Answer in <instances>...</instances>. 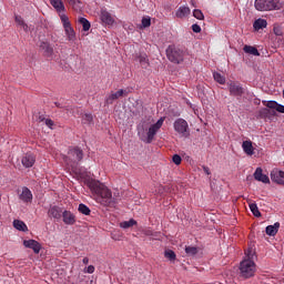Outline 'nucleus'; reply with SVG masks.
Here are the masks:
<instances>
[{
	"mask_svg": "<svg viewBox=\"0 0 284 284\" xmlns=\"http://www.w3.org/2000/svg\"><path fill=\"white\" fill-rule=\"evenodd\" d=\"M85 272L87 274H94V265H89Z\"/></svg>",
	"mask_w": 284,
	"mask_h": 284,
	"instance_id": "49530a36",
	"label": "nucleus"
},
{
	"mask_svg": "<svg viewBox=\"0 0 284 284\" xmlns=\"http://www.w3.org/2000/svg\"><path fill=\"white\" fill-rule=\"evenodd\" d=\"M165 119L161 118L156 121V123L149 125L148 123L143 122L142 124L138 125V136L143 143H152L154 141V136L159 133V130L163 128Z\"/></svg>",
	"mask_w": 284,
	"mask_h": 284,
	"instance_id": "f03ea898",
	"label": "nucleus"
},
{
	"mask_svg": "<svg viewBox=\"0 0 284 284\" xmlns=\"http://www.w3.org/2000/svg\"><path fill=\"white\" fill-rule=\"evenodd\" d=\"M248 207L252 214L255 215L257 219L261 216V211H258V206L256 205V203H251Z\"/></svg>",
	"mask_w": 284,
	"mask_h": 284,
	"instance_id": "72a5a7b5",
	"label": "nucleus"
},
{
	"mask_svg": "<svg viewBox=\"0 0 284 284\" xmlns=\"http://www.w3.org/2000/svg\"><path fill=\"white\" fill-rule=\"evenodd\" d=\"M24 247L32 250L34 254H39L41 252V244L37 240H24Z\"/></svg>",
	"mask_w": 284,
	"mask_h": 284,
	"instance_id": "9b49d317",
	"label": "nucleus"
},
{
	"mask_svg": "<svg viewBox=\"0 0 284 284\" xmlns=\"http://www.w3.org/2000/svg\"><path fill=\"white\" fill-rule=\"evenodd\" d=\"M48 214L49 216H51V219H57L59 221V219L63 216V211L61 210V207L54 205L49 209Z\"/></svg>",
	"mask_w": 284,
	"mask_h": 284,
	"instance_id": "6ab92c4d",
	"label": "nucleus"
},
{
	"mask_svg": "<svg viewBox=\"0 0 284 284\" xmlns=\"http://www.w3.org/2000/svg\"><path fill=\"white\" fill-rule=\"evenodd\" d=\"M245 255H246V258H244V261H252V260L254 258V250L248 248V250L245 252Z\"/></svg>",
	"mask_w": 284,
	"mask_h": 284,
	"instance_id": "ea45409f",
	"label": "nucleus"
},
{
	"mask_svg": "<svg viewBox=\"0 0 284 284\" xmlns=\"http://www.w3.org/2000/svg\"><path fill=\"white\" fill-rule=\"evenodd\" d=\"M166 57L171 63L180 64L183 63L185 59V51L176 45H169L166 48Z\"/></svg>",
	"mask_w": 284,
	"mask_h": 284,
	"instance_id": "39448f33",
	"label": "nucleus"
},
{
	"mask_svg": "<svg viewBox=\"0 0 284 284\" xmlns=\"http://www.w3.org/2000/svg\"><path fill=\"white\" fill-rule=\"evenodd\" d=\"M36 161H37V158H34L33 154L27 153L22 158L21 163H22L23 168H32V165H34Z\"/></svg>",
	"mask_w": 284,
	"mask_h": 284,
	"instance_id": "2eb2a0df",
	"label": "nucleus"
},
{
	"mask_svg": "<svg viewBox=\"0 0 284 284\" xmlns=\"http://www.w3.org/2000/svg\"><path fill=\"white\" fill-rule=\"evenodd\" d=\"M145 235H146V236H154V234H152V231H146V232H145Z\"/></svg>",
	"mask_w": 284,
	"mask_h": 284,
	"instance_id": "3c124183",
	"label": "nucleus"
},
{
	"mask_svg": "<svg viewBox=\"0 0 284 284\" xmlns=\"http://www.w3.org/2000/svg\"><path fill=\"white\" fill-rule=\"evenodd\" d=\"M276 112H280V114H284V105L283 104H278L277 103V106L275 108Z\"/></svg>",
	"mask_w": 284,
	"mask_h": 284,
	"instance_id": "a18cd8bd",
	"label": "nucleus"
},
{
	"mask_svg": "<svg viewBox=\"0 0 284 284\" xmlns=\"http://www.w3.org/2000/svg\"><path fill=\"white\" fill-rule=\"evenodd\" d=\"M185 254L189 256H196V254H199V248L196 246H185Z\"/></svg>",
	"mask_w": 284,
	"mask_h": 284,
	"instance_id": "2f4dec72",
	"label": "nucleus"
},
{
	"mask_svg": "<svg viewBox=\"0 0 284 284\" xmlns=\"http://www.w3.org/2000/svg\"><path fill=\"white\" fill-rule=\"evenodd\" d=\"M40 121H43V118L40 116Z\"/></svg>",
	"mask_w": 284,
	"mask_h": 284,
	"instance_id": "5fc2aeb1",
	"label": "nucleus"
},
{
	"mask_svg": "<svg viewBox=\"0 0 284 284\" xmlns=\"http://www.w3.org/2000/svg\"><path fill=\"white\" fill-rule=\"evenodd\" d=\"M89 189L97 195V202L103 205L104 207H116L119 201L116 195H112V191L105 186V184L91 180L88 182Z\"/></svg>",
	"mask_w": 284,
	"mask_h": 284,
	"instance_id": "f257e3e1",
	"label": "nucleus"
},
{
	"mask_svg": "<svg viewBox=\"0 0 284 284\" xmlns=\"http://www.w3.org/2000/svg\"><path fill=\"white\" fill-rule=\"evenodd\" d=\"M243 152L247 154V156L254 155V145L251 140H246L242 143Z\"/></svg>",
	"mask_w": 284,
	"mask_h": 284,
	"instance_id": "aec40b11",
	"label": "nucleus"
},
{
	"mask_svg": "<svg viewBox=\"0 0 284 284\" xmlns=\"http://www.w3.org/2000/svg\"><path fill=\"white\" fill-rule=\"evenodd\" d=\"M82 263H83L84 265H88V263H90V258L84 257V258L82 260Z\"/></svg>",
	"mask_w": 284,
	"mask_h": 284,
	"instance_id": "8fccbe9b",
	"label": "nucleus"
},
{
	"mask_svg": "<svg viewBox=\"0 0 284 284\" xmlns=\"http://www.w3.org/2000/svg\"><path fill=\"white\" fill-rule=\"evenodd\" d=\"M13 227L19 230V232H28V225H26V223L21 220H14Z\"/></svg>",
	"mask_w": 284,
	"mask_h": 284,
	"instance_id": "a878e982",
	"label": "nucleus"
},
{
	"mask_svg": "<svg viewBox=\"0 0 284 284\" xmlns=\"http://www.w3.org/2000/svg\"><path fill=\"white\" fill-rule=\"evenodd\" d=\"M14 21L18 26H20V28H22L24 30V32H28V30H29L28 23H26V21L23 20V18L21 16H16Z\"/></svg>",
	"mask_w": 284,
	"mask_h": 284,
	"instance_id": "c85d7f7f",
	"label": "nucleus"
},
{
	"mask_svg": "<svg viewBox=\"0 0 284 284\" xmlns=\"http://www.w3.org/2000/svg\"><path fill=\"white\" fill-rule=\"evenodd\" d=\"M255 181H260V183H270V178L266 174H263V169L257 168L254 172Z\"/></svg>",
	"mask_w": 284,
	"mask_h": 284,
	"instance_id": "f3484780",
	"label": "nucleus"
},
{
	"mask_svg": "<svg viewBox=\"0 0 284 284\" xmlns=\"http://www.w3.org/2000/svg\"><path fill=\"white\" fill-rule=\"evenodd\" d=\"M203 172H205L207 174V176H210V174H212V172L210 171V168H207V166H203Z\"/></svg>",
	"mask_w": 284,
	"mask_h": 284,
	"instance_id": "09e8293b",
	"label": "nucleus"
},
{
	"mask_svg": "<svg viewBox=\"0 0 284 284\" xmlns=\"http://www.w3.org/2000/svg\"><path fill=\"white\" fill-rule=\"evenodd\" d=\"M78 23H80V26H82V30L84 32H88L90 30V28H92V24L85 18H79Z\"/></svg>",
	"mask_w": 284,
	"mask_h": 284,
	"instance_id": "cd10ccee",
	"label": "nucleus"
},
{
	"mask_svg": "<svg viewBox=\"0 0 284 284\" xmlns=\"http://www.w3.org/2000/svg\"><path fill=\"white\" fill-rule=\"evenodd\" d=\"M172 161H173V163H174L175 165H181V162H182L183 160L181 159V155L174 154L173 158H172Z\"/></svg>",
	"mask_w": 284,
	"mask_h": 284,
	"instance_id": "79ce46f5",
	"label": "nucleus"
},
{
	"mask_svg": "<svg viewBox=\"0 0 284 284\" xmlns=\"http://www.w3.org/2000/svg\"><path fill=\"white\" fill-rule=\"evenodd\" d=\"M135 61H139L140 65L144 70H148V68H150V59H148V54H145V53L136 54L135 55Z\"/></svg>",
	"mask_w": 284,
	"mask_h": 284,
	"instance_id": "4468645a",
	"label": "nucleus"
},
{
	"mask_svg": "<svg viewBox=\"0 0 284 284\" xmlns=\"http://www.w3.org/2000/svg\"><path fill=\"white\" fill-rule=\"evenodd\" d=\"M193 17L195 19H199V21H203V19H205V16L203 14V11H201L200 9H194L193 10Z\"/></svg>",
	"mask_w": 284,
	"mask_h": 284,
	"instance_id": "c9c22d12",
	"label": "nucleus"
},
{
	"mask_svg": "<svg viewBox=\"0 0 284 284\" xmlns=\"http://www.w3.org/2000/svg\"><path fill=\"white\" fill-rule=\"evenodd\" d=\"M213 78L216 83H220V85H225V77H223L221 73L214 72Z\"/></svg>",
	"mask_w": 284,
	"mask_h": 284,
	"instance_id": "473e14b6",
	"label": "nucleus"
},
{
	"mask_svg": "<svg viewBox=\"0 0 284 284\" xmlns=\"http://www.w3.org/2000/svg\"><path fill=\"white\" fill-rule=\"evenodd\" d=\"M255 10L258 12H267L270 10H281L282 4L280 0H255Z\"/></svg>",
	"mask_w": 284,
	"mask_h": 284,
	"instance_id": "20e7f679",
	"label": "nucleus"
},
{
	"mask_svg": "<svg viewBox=\"0 0 284 284\" xmlns=\"http://www.w3.org/2000/svg\"><path fill=\"white\" fill-rule=\"evenodd\" d=\"M191 29H192V31L195 32L196 34H199V32H201V26H199L197 23L192 24Z\"/></svg>",
	"mask_w": 284,
	"mask_h": 284,
	"instance_id": "37998d69",
	"label": "nucleus"
},
{
	"mask_svg": "<svg viewBox=\"0 0 284 284\" xmlns=\"http://www.w3.org/2000/svg\"><path fill=\"white\" fill-rule=\"evenodd\" d=\"M256 274V263L254 260H243L240 263V276L242 278H252Z\"/></svg>",
	"mask_w": 284,
	"mask_h": 284,
	"instance_id": "423d86ee",
	"label": "nucleus"
},
{
	"mask_svg": "<svg viewBox=\"0 0 284 284\" xmlns=\"http://www.w3.org/2000/svg\"><path fill=\"white\" fill-rule=\"evenodd\" d=\"M191 10L190 7H180L175 13L178 19H185L190 14Z\"/></svg>",
	"mask_w": 284,
	"mask_h": 284,
	"instance_id": "b1692460",
	"label": "nucleus"
},
{
	"mask_svg": "<svg viewBox=\"0 0 284 284\" xmlns=\"http://www.w3.org/2000/svg\"><path fill=\"white\" fill-rule=\"evenodd\" d=\"M52 8L58 12H65V4H63V0H49Z\"/></svg>",
	"mask_w": 284,
	"mask_h": 284,
	"instance_id": "4be33fe9",
	"label": "nucleus"
},
{
	"mask_svg": "<svg viewBox=\"0 0 284 284\" xmlns=\"http://www.w3.org/2000/svg\"><path fill=\"white\" fill-rule=\"evenodd\" d=\"M60 20L64 30V34L67 37V41H77V31H74V28H72L70 18H68V16L65 14H60Z\"/></svg>",
	"mask_w": 284,
	"mask_h": 284,
	"instance_id": "0eeeda50",
	"label": "nucleus"
},
{
	"mask_svg": "<svg viewBox=\"0 0 284 284\" xmlns=\"http://www.w3.org/2000/svg\"><path fill=\"white\" fill-rule=\"evenodd\" d=\"M62 221L64 225H74V223H77V216L70 211H63Z\"/></svg>",
	"mask_w": 284,
	"mask_h": 284,
	"instance_id": "ddd939ff",
	"label": "nucleus"
},
{
	"mask_svg": "<svg viewBox=\"0 0 284 284\" xmlns=\"http://www.w3.org/2000/svg\"><path fill=\"white\" fill-rule=\"evenodd\" d=\"M191 4L193 6V8H196V3L194 2V0H191Z\"/></svg>",
	"mask_w": 284,
	"mask_h": 284,
	"instance_id": "603ef678",
	"label": "nucleus"
},
{
	"mask_svg": "<svg viewBox=\"0 0 284 284\" xmlns=\"http://www.w3.org/2000/svg\"><path fill=\"white\" fill-rule=\"evenodd\" d=\"M55 106H57V108H61V103L55 102Z\"/></svg>",
	"mask_w": 284,
	"mask_h": 284,
	"instance_id": "864d4df0",
	"label": "nucleus"
},
{
	"mask_svg": "<svg viewBox=\"0 0 284 284\" xmlns=\"http://www.w3.org/2000/svg\"><path fill=\"white\" fill-rule=\"evenodd\" d=\"M261 116H267L270 114V109L264 108L260 111Z\"/></svg>",
	"mask_w": 284,
	"mask_h": 284,
	"instance_id": "c03bdc74",
	"label": "nucleus"
},
{
	"mask_svg": "<svg viewBox=\"0 0 284 284\" xmlns=\"http://www.w3.org/2000/svg\"><path fill=\"white\" fill-rule=\"evenodd\" d=\"M78 212H80V214H84V216H90L92 211L90 210V207H88V205L81 203L78 206Z\"/></svg>",
	"mask_w": 284,
	"mask_h": 284,
	"instance_id": "c756f323",
	"label": "nucleus"
},
{
	"mask_svg": "<svg viewBox=\"0 0 284 284\" xmlns=\"http://www.w3.org/2000/svg\"><path fill=\"white\" fill-rule=\"evenodd\" d=\"M101 21L105 23L106 26H113L114 24V18L112 17L111 12H108V10L101 11Z\"/></svg>",
	"mask_w": 284,
	"mask_h": 284,
	"instance_id": "a211bd4d",
	"label": "nucleus"
},
{
	"mask_svg": "<svg viewBox=\"0 0 284 284\" xmlns=\"http://www.w3.org/2000/svg\"><path fill=\"white\" fill-rule=\"evenodd\" d=\"M271 180L273 183H277V185H284V171L273 169L271 172Z\"/></svg>",
	"mask_w": 284,
	"mask_h": 284,
	"instance_id": "9d476101",
	"label": "nucleus"
},
{
	"mask_svg": "<svg viewBox=\"0 0 284 284\" xmlns=\"http://www.w3.org/2000/svg\"><path fill=\"white\" fill-rule=\"evenodd\" d=\"M44 123H45V125H47L48 128H51V129H52V125H54V121H52V120H50V119H47Z\"/></svg>",
	"mask_w": 284,
	"mask_h": 284,
	"instance_id": "de8ad7c7",
	"label": "nucleus"
},
{
	"mask_svg": "<svg viewBox=\"0 0 284 284\" xmlns=\"http://www.w3.org/2000/svg\"><path fill=\"white\" fill-rule=\"evenodd\" d=\"M173 128L180 136H183L184 139H187L190 136V125L187 124V121L183 119H178L173 123Z\"/></svg>",
	"mask_w": 284,
	"mask_h": 284,
	"instance_id": "6e6552de",
	"label": "nucleus"
},
{
	"mask_svg": "<svg viewBox=\"0 0 284 284\" xmlns=\"http://www.w3.org/2000/svg\"><path fill=\"white\" fill-rule=\"evenodd\" d=\"M40 50L44 51L45 57H52L54 54V49L50 45V42H41Z\"/></svg>",
	"mask_w": 284,
	"mask_h": 284,
	"instance_id": "412c9836",
	"label": "nucleus"
},
{
	"mask_svg": "<svg viewBox=\"0 0 284 284\" xmlns=\"http://www.w3.org/2000/svg\"><path fill=\"white\" fill-rule=\"evenodd\" d=\"M165 258H169V261H176V253L172 250H168L164 252Z\"/></svg>",
	"mask_w": 284,
	"mask_h": 284,
	"instance_id": "f704fd0d",
	"label": "nucleus"
},
{
	"mask_svg": "<svg viewBox=\"0 0 284 284\" xmlns=\"http://www.w3.org/2000/svg\"><path fill=\"white\" fill-rule=\"evenodd\" d=\"M123 94H125V90H123V89H120L118 92L109 94L105 98V104L112 105V103H114V101L121 99V97H123Z\"/></svg>",
	"mask_w": 284,
	"mask_h": 284,
	"instance_id": "f8f14e48",
	"label": "nucleus"
},
{
	"mask_svg": "<svg viewBox=\"0 0 284 284\" xmlns=\"http://www.w3.org/2000/svg\"><path fill=\"white\" fill-rule=\"evenodd\" d=\"M63 161L77 174L79 172V163L83 161V150L79 146L69 149L68 154L63 155Z\"/></svg>",
	"mask_w": 284,
	"mask_h": 284,
	"instance_id": "7ed1b4c3",
	"label": "nucleus"
},
{
	"mask_svg": "<svg viewBox=\"0 0 284 284\" xmlns=\"http://www.w3.org/2000/svg\"><path fill=\"white\" fill-rule=\"evenodd\" d=\"M243 51L246 54H253V57H261V53L258 52V49H256V47L245 44Z\"/></svg>",
	"mask_w": 284,
	"mask_h": 284,
	"instance_id": "393cba45",
	"label": "nucleus"
},
{
	"mask_svg": "<svg viewBox=\"0 0 284 284\" xmlns=\"http://www.w3.org/2000/svg\"><path fill=\"white\" fill-rule=\"evenodd\" d=\"M68 3H70L73 8V10H81V2L79 0H65Z\"/></svg>",
	"mask_w": 284,
	"mask_h": 284,
	"instance_id": "e433bc0d",
	"label": "nucleus"
},
{
	"mask_svg": "<svg viewBox=\"0 0 284 284\" xmlns=\"http://www.w3.org/2000/svg\"><path fill=\"white\" fill-rule=\"evenodd\" d=\"M20 201H23V203H32V191L28 187H22V192L19 195Z\"/></svg>",
	"mask_w": 284,
	"mask_h": 284,
	"instance_id": "dca6fc26",
	"label": "nucleus"
},
{
	"mask_svg": "<svg viewBox=\"0 0 284 284\" xmlns=\"http://www.w3.org/2000/svg\"><path fill=\"white\" fill-rule=\"evenodd\" d=\"M278 227H281V223L275 222L274 225L266 226V234L268 236H276L278 234Z\"/></svg>",
	"mask_w": 284,
	"mask_h": 284,
	"instance_id": "5701e85b",
	"label": "nucleus"
},
{
	"mask_svg": "<svg viewBox=\"0 0 284 284\" xmlns=\"http://www.w3.org/2000/svg\"><path fill=\"white\" fill-rule=\"evenodd\" d=\"M254 30H263V28H267V20L265 19H257L253 23Z\"/></svg>",
	"mask_w": 284,
	"mask_h": 284,
	"instance_id": "bb28decb",
	"label": "nucleus"
},
{
	"mask_svg": "<svg viewBox=\"0 0 284 284\" xmlns=\"http://www.w3.org/2000/svg\"><path fill=\"white\" fill-rule=\"evenodd\" d=\"M152 26V19L148 18H142V28H150Z\"/></svg>",
	"mask_w": 284,
	"mask_h": 284,
	"instance_id": "58836bf2",
	"label": "nucleus"
},
{
	"mask_svg": "<svg viewBox=\"0 0 284 284\" xmlns=\"http://www.w3.org/2000/svg\"><path fill=\"white\" fill-rule=\"evenodd\" d=\"M277 105H278V102H276V101H268L266 103V108H268L270 110H276Z\"/></svg>",
	"mask_w": 284,
	"mask_h": 284,
	"instance_id": "a19ab883",
	"label": "nucleus"
},
{
	"mask_svg": "<svg viewBox=\"0 0 284 284\" xmlns=\"http://www.w3.org/2000/svg\"><path fill=\"white\" fill-rule=\"evenodd\" d=\"M134 225H136V221L134 219L120 223V227H122V230H129V227H134Z\"/></svg>",
	"mask_w": 284,
	"mask_h": 284,
	"instance_id": "7c9ffc66",
	"label": "nucleus"
},
{
	"mask_svg": "<svg viewBox=\"0 0 284 284\" xmlns=\"http://www.w3.org/2000/svg\"><path fill=\"white\" fill-rule=\"evenodd\" d=\"M231 97H243L244 89L239 82L231 81L227 83Z\"/></svg>",
	"mask_w": 284,
	"mask_h": 284,
	"instance_id": "1a4fd4ad",
	"label": "nucleus"
},
{
	"mask_svg": "<svg viewBox=\"0 0 284 284\" xmlns=\"http://www.w3.org/2000/svg\"><path fill=\"white\" fill-rule=\"evenodd\" d=\"M92 121H94V118L92 116L91 113H87L82 116V123L84 124H90L92 123Z\"/></svg>",
	"mask_w": 284,
	"mask_h": 284,
	"instance_id": "4c0bfd02",
	"label": "nucleus"
}]
</instances>
